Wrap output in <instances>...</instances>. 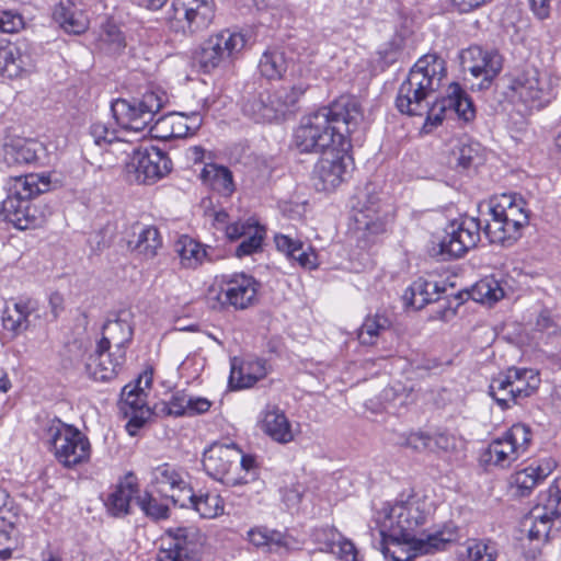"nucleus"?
Instances as JSON below:
<instances>
[{"label": "nucleus", "mask_w": 561, "mask_h": 561, "mask_svg": "<svg viewBox=\"0 0 561 561\" xmlns=\"http://www.w3.org/2000/svg\"><path fill=\"white\" fill-rule=\"evenodd\" d=\"M508 90L512 92V99H517L529 106L542 96L536 71H525L514 77L508 84Z\"/></svg>", "instance_id": "4c0bfd02"}, {"label": "nucleus", "mask_w": 561, "mask_h": 561, "mask_svg": "<svg viewBox=\"0 0 561 561\" xmlns=\"http://www.w3.org/2000/svg\"><path fill=\"white\" fill-rule=\"evenodd\" d=\"M151 481L160 493L178 490L184 496L190 489L184 480V472L170 463H162L153 468Z\"/></svg>", "instance_id": "58836bf2"}, {"label": "nucleus", "mask_w": 561, "mask_h": 561, "mask_svg": "<svg viewBox=\"0 0 561 561\" xmlns=\"http://www.w3.org/2000/svg\"><path fill=\"white\" fill-rule=\"evenodd\" d=\"M245 45L247 36L243 33L226 28L209 36L195 58L205 73L227 69L241 56Z\"/></svg>", "instance_id": "9d476101"}, {"label": "nucleus", "mask_w": 561, "mask_h": 561, "mask_svg": "<svg viewBox=\"0 0 561 561\" xmlns=\"http://www.w3.org/2000/svg\"><path fill=\"white\" fill-rule=\"evenodd\" d=\"M362 119L359 104L342 96L304 116L294 131L293 146L300 153H322L328 149L347 151Z\"/></svg>", "instance_id": "f257e3e1"}, {"label": "nucleus", "mask_w": 561, "mask_h": 561, "mask_svg": "<svg viewBox=\"0 0 561 561\" xmlns=\"http://www.w3.org/2000/svg\"><path fill=\"white\" fill-rule=\"evenodd\" d=\"M289 66L285 53L278 48L265 50L259 61V71L262 77L268 80L283 78Z\"/></svg>", "instance_id": "37998d69"}, {"label": "nucleus", "mask_w": 561, "mask_h": 561, "mask_svg": "<svg viewBox=\"0 0 561 561\" xmlns=\"http://www.w3.org/2000/svg\"><path fill=\"white\" fill-rule=\"evenodd\" d=\"M535 329L537 332L546 334L547 336H554L560 333L559 324L554 321L548 310H542L539 313Z\"/></svg>", "instance_id": "6e6d98bb"}, {"label": "nucleus", "mask_w": 561, "mask_h": 561, "mask_svg": "<svg viewBox=\"0 0 561 561\" xmlns=\"http://www.w3.org/2000/svg\"><path fill=\"white\" fill-rule=\"evenodd\" d=\"M46 435L50 450L65 468L72 469L90 460V440L73 425L53 420L46 427Z\"/></svg>", "instance_id": "1a4fd4ad"}, {"label": "nucleus", "mask_w": 561, "mask_h": 561, "mask_svg": "<svg viewBox=\"0 0 561 561\" xmlns=\"http://www.w3.org/2000/svg\"><path fill=\"white\" fill-rule=\"evenodd\" d=\"M211 407V402L204 397H194L184 390H178L172 393L170 400L163 403L162 411L168 415L174 416H194L206 413Z\"/></svg>", "instance_id": "72a5a7b5"}, {"label": "nucleus", "mask_w": 561, "mask_h": 561, "mask_svg": "<svg viewBox=\"0 0 561 561\" xmlns=\"http://www.w3.org/2000/svg\"><path fill=\"white\" fill-rule=\"evenodd\" d=\"M461 65L476 78H482L480 89H486L503 67L502 56L497 50L483 49L480 46H470L461 53Z\"/></svg>", "instance_id": "412c9836"}, {"label": "nucleus", "mask_w": 561, "mask_h": 561, "mask_svg": "<svg viewBox=\"0 0 561 561\" xmlns=\"http://www.w3.org/2000/svg\"><path fill=\"white\" fill-rule=\"evenodd\" d=\"M138 492L137 478L131 472L127 473L106 499L105 505L108 512L116 517L127 515L131 500H136Z\"/></svg>", "instance_id": "473e14b6"}, {"label": "nucleus", "mask_w": 561, "mask_h": 561, "mask_svg": "<svg viewBox=\"0 0 561 561\" xmlns=\"http://www.w3.org/2000/svg\"><path fill=\"white\" fill-rule=\"evenodd\" d=\"M33 68V58L25 42L0 41V75L9 79L21 77Z\"/></svg>", "instance_id": "b1692460"}, {"label": "nucleus", "mask_w": 561, "mask_h": 561, "mask_svg": "<svg viewBox=\"0 0 561 561\" xmlns=\"http://www.w3.org/2000/svg\"><path fill=\"white\" fill-rule=\"evenodd\" d=\"M445 291V287L437 282L419 278L414 280L405 293H410V304L416 309L423 308L425 305L438 301L440 294Z\"/></svg>", "instance_id": "79ce46f5"}, {"label": "nucleus", "mask_w": 561, "mask_h": 561, "mask_svg": "<svg viewBox=\"0 0 561 561\" xmlns=\"http://www.w3.org/2000/svg\"><path fill=\"white\" fill-rule=\"evenodd\" d=\"M480 221L473 217L453 220L445 229V236L437 244L436 254L442 260L460 257L480 241Z\"/></svg>", "instance_id": "dca6fc26"}, {"label": "nucleus", "mask_w": 561, "mask_h": 561, "mask_svg": "<svg viewBox=\"0 0 561 561\" xmlns=\"http://www.w3.org/2000/svg\"><path fill=\"white\" fill-rule=\"evenodd\" d=\"M219 287L218 299L222 306H231L243 310L253 306L257 300L260 284L245 273L224 274L216 278Z\"/></svg>", "instance_id": "a211bd4d"}, {"label": "nucleus", "mask_w": 561, "mask_h": 561, "mask_svg": "<svg viewBox=\"0 0 561 561\" xmlns=\"http://www.w3.org/2000/svg\"><path fill=\"white\" fill-rule=\"evenodd\" d=\"M205 149L201 146H193L185 150V158L187 162H192L194 164L201 163L204 161Z\"/></svg>", "instance_id": "338daca9"}, {"label": "nucleus", "mask_w": 561, "mask_h": 561, "mask_svg": "<svg viewBox=\"0 0 561 561\" xmlns=\"http://www.w3.org/2000/svg\"><path fill=\"white\" fill-rule=\"evenodd\" d=\"M531 526L528 538L547 542L554 536L552 527L561 523V478H557L549 488L538 496L537 505L531 510Z\"/></svg>", "instance_id": "4468645a"}, {"label": "nucleus", "mask_w": 561, "mask_h": 561, "mask_svg": "<svg viewBox=\"0 0 561 561\" xmlns=\"http://www.w3.org/2000/svg\"><path fill=\"white\" fill-rule=\"evenodd\" d=\"M136 4L147 10L157 11L160 10L168 0H133Z\"/></svg>", "instance_id": "774afa93"}, {"label": "nucleus", "mask_w": 561, "mask_h": 561, "mask_svg": "<svg viewBox=\"0 0 561 561\" xmlns=\"http://www.w3.org/2000/svg\"><path fill=\"white\" fill-rule=\"evenodd\" d=\"M48 304L50 307L53 320H56L64 309V298L59 293H53L49 296Z\"/></svg>", "instance_id": "69168bd1"}, {"label": "nucleus", "mask_w": 561, "mask_h": 561, "mask_svg": "<svg viewBox=\"0 0 561 561\" xmlns=\"http://www.w3.org/2000/svg\"><path fill=\"white\" fill-rule=\"evenodd\" d=\"M45 151L44 145L34 139L16 138L3 146V161L9 165L34 164Z\"/></svg>", "instance_id": "7c9ffc66"}, {"label": "nucleus", "mask_w": 561, "mask_h": 561, "mask_svg": "<svg viewBox=\"0 0 561 561\" xmlns=\"http://www.w3.org/2000/svg\"><path fill=\"white\" fill-rule=\"evenodd\" d=\"M262 430L275 442L286 444L294 439L290 423L276 405H266L263 411Z\"/></svg>", "instance_id": "e433bc0d"}, {"label": "nucleus", "mask_w": 561, "mask_h": 561, "mask_svg": "<svg viewBox=\"0 0 561 561\" xmlns=\"http://www.w3.org/2000/svg\"><path fill=\"white\" fill-rule=\"evenodd\" d=\"M264 237L265 229L259 224L255 227H250L248 234L241 239L240 244L236 248V256L243 257L261 251Z\"/></svg>", "instance_id": "603ef678"}, {"label": "nucleus", "mask_w": 561, "mask_h": 561, "mask_svg": "<svg viewBox=\"0 0 561 561\" xmlns=\"http://www.w3.org/2000/svg\"><path fill=\"white\" fill-rule=\"evenodd\" d=\"M102 41L110 45L113 51H118L125 47V37L116 25H107L102 36Z\"/></svg>", "instance_id": "13d9d810"}, {"label": "nucleus", "mask_w": 561, "mask_h": 561, "mask_svg": "<svg viewBox=\"0 0 561 561\" xmlns=\"http://www.w3.org/2000/svg\"><path fill=\"white\" fill-rule=\"evenodd\" d=\"M539 385V375L534 369L512 367L491 380L489 394L502 410H506L530 397Z\"/></svg>", "instance_id": "9b49d317"}, {"label": "nucleus", "mask_w": 561, "mask_h": 561, "mask_svg": "<svg viewBox=\"0 0 561 561\" xmlns=\"http://www.w3.org/2000/svg\"><path fill=\"white\" fill-rule=\"evenodd\" d=\"M38 301L34 298L23 297L18 299L12 308L7 306L2 312V325L4 330L18 336L33 325L32 317L39 318Z\"/></svg>", "instance_id": "a878e982"}, {"label": "nucleus", "mask_w": 561, "mask_h": 561, "mask_svg": "<svg viewBox=\"0 0 561 561\" xmlns=\"http://www.w3.org/2000/svg\"><path fill=\"white\" fill-rule=\"evenodd\" d=\"M342 152L332 150L329 156L321 158L316 164L313 181L318 191H334L344 181L346 164Z\"/></svg>", "instance_id": "393cba45"}, {"label": "nucleus", "mask_w": 561, "mask_h": 561, "mask_svg": "<svg viewBox=\"0 0 561 561\" xmlns=\"http://www.w3.org/2000/svg\"><path fill=\"white\" fill-rule=\"evenodd\" d=\"M530 8L535 15L540 19H547L550 14V0H529Z\"/></svg>", "instance_id": "0e129e2a"}, {"label": "nucleus", "mask_w": 561, "mask_h": 561, "mask_svg": "<svg viewBox=\"0 0 561 561\" xmlns=\"http://www.w3.org/2000/svg\"><path fill=\"white\" fill-rule=\"evenodd\" d=\"M446 77V62L436 54H426L419 58L410 70L408 78L400 84L396 98V107L401 114L423 116L426 114L424 127L432 126L430 119L432 105L428 98L434 93Z\"/></svg>", "instance_id": "f03ea898"}, {"label": "nucleus", "mask_w": 561, "mask_h": 561, "mask_svg": "<svg viewBox=\"0 0 561 561\" xmlns=\"http://www.w3.org/2000/svg\"><path fill=\"white\" fill-rule=\"evenodd\" d=\"M240 468L244 471L242 477H245L250 481H254L257 478V462L256 458L252 455H245L240 449V458L238 460Z\"/></svg>", "instance_id": "680f3d73"}, {"label": "nucleus", "mask_w": 561, "mask_h": 561, "mask_svg": "<svg viewBox=\"0 0 561 561\" xmlns=\"http://www.w3.org/2000/svg\"><path fill=\"white\" fill-rule=\"evenodd\" d=\"M404 444L416 451L433 449V437L423 432H413L407 436Z\"/></svg>", "instance_id": "4d7b16f0"}, {"label": "nucleus", "mask_w": 561, "mask_h": 561, "mask_svg": "<svg viewBox=\"0 0 561 561\" xmlns=\"http://www.w3.org/2000/svg\"><path fill=\"white\" fill-rule=\"evenodd\" d=\"M390 328V320L380 313L368 316L358 330V340L364 345H373L381 332Z\"/></svg>", "instance_id": "49530a36"}, {"label": "nucleus", "mask_w": 561, "mask_h": 561, "mask_svg": "<svg viewBox=\"0 0 561 561\" xmlns=\"http://www.w3.org/2000/svg\"><path fill=\"white\" fill-rule=\"evenodd\" d=\"M170 499L181 507L194 508L203 518H215L224 512V502L216 493L195 494L190 488L183 497L171 494Z\"/></svg>", "instance_id": "2f4dec72"}, {"label": "nucleus", "mask_w": 561, "mask_h": 561, "mask_svg": "<svg viewBox=\"0 0 561 561\" xmlns=\"http://www.w3.org/2000/svg\"><path fill=\"white\" fill-rule=\"evenodd\" d=\"M199 176L204 183L221 194L227 195L233 191L232 174L226 167L206 163Z\"/></svg>", "instance_id": "a18cd8bd"}, {"label": "nucleus", "mask_w": 561, "mask_h": 561, "mask_svg": "<svg viewBox=\"0 0 561 561\" xmlns=\"http://www.w3.org/2000/svg\"><path fill=\"white\" fill-rule=\"evenodd\" d=\"M305 92L306 87L302 84L280 87L273 91L264 89L245 98L242 112L255 123L278 122L294 111Z\"/></svg>", "instance_id": "0eeeda50"}, {"label": "nucleus", "mask_w": 561, "mask_h": 561, "mask_svg": "<svg viewBox=\"0 0 561 561\" xmlns=\"http://www.w3.org/2000/svg\"><path fill=\"white\" fill-rule=\"evenodd\" d=\"M20 27H23V19L19 14L12 12H2L0 15V31L3 33L18 32Z\"/></svg>", "instance_id": "052dcab7"}, {"label": "nucleus", "mask_w": 561, "mask_h": 561, "mask_svg": "<svg viewBox=\"0 0 561 561\" xmlns=\"http://www.w3.org/2000/svg\"><path fill=\"white\" fill-rule=\"evenodd\" d=\"M135 233L137 239L134 242L129 241V247L142 257L153 259L162 247V238L158 228L137 224Z\"/></svg>", "instance_id": "ea45409f"}, {"label": "nucleus", "mask_w": 561, "mask_h": 561, "mask_svg": "<svg viewBox=\"0 0 561 561\" xmlns=\"http://www.w3.org/2000/svg\"><path fill=\"white\" fill-rule=\"evenodd\" d=\"M214 18V0H173L167 11L170 27L184 34L205 31Z\"/></svg>", "instance_id": "ddd939ff"}, {"label": "nucleus", "mask_w": 561, "mask_h": 561, "mask_svg": "<svg viewBox=\"0 0 561 561\" xmlns=\"http://www.w3.org/2000/svg\"><path fill=\"white\" fill-rule=\"evenodd\" d=\"M274 240L277 250L283 252L288 259L297 262L299 266L306 270H314L318 267V255L311 245L305 244L286 234H276Z\"/></svg>", "instance_id": "c9c22d12"}, {"label": "nucleus", "mask_w": 561, "mask_h": 561, "mask_svg": "<svg viewBox=\"0 0 561 561\" xmlns=\"http://www.w3.org/2000/svg\"><path fill=\"white\" fill-rule=\"evenodd\" d=\"M133 328L128 321V313L123 311L107 319L102 329V339L98 343L101 350H111L126 354V346L131 342Z\"/></svg>", "instance_id": "bb28decb"}, {"label": "nucleus", "mask_w": 561, "mask_h": 561, "mask_svg": "<svg viewBox=\"0 0 561 561\" xmlns=\"http://www.w3.org/2000/svg\"><path fill=\"white\" fill-rule=\"evenodd\" d=\"M53 15L67 33L79 35L89 27L87 13L73 0H60Z\"/></svg>", "instance_id": "f704fd0d"}, {"label": "nucleus", "mask_w": 561, "mask_h": 561, "mask_svg": "<svg viewBox=\"0 0 561 561\" xmlns=\"http://www.w3.org/2000/svg\"><path fill=\"white\" fill-rule=\"evenodd\" d=\"M451 161L463 170L476 167L481 161L479 144L459 140L451 150Z\"/></svg>", "instance_id": "de8ad7c7"}, {"label": "nucleus", "mask_w": 561, "mask_h": 561, "mask_svg": "<svg viewBox=\"0 0 561 561\" xmlns=\"http://www.w3.org/2000/svg\"><path fill=\"white\" fill-rule=\"evenodd\" d=\"M557 462L552 458H546L538 463H531L528 467L515 472L512 477V485L516 488V494L527 496L530 492L546 480L556 469Z\"/></svg>", "instance_id": "c756f323"}, {"label": "nucleus", "mask_w": 561, "mask_h": 561, "mask_svg": "<svg viewBox=\"0 0 561 561\" xmlns=\"http://www.w3.org/2000/svg\"><path fill=\"white\" fill-rule=\"evenodd\" d=\"M175 252L180 256L181 265L185 268L198 267L207 256L203 245L188 236L179 238L175 243Z\"/></svg>", "instance_id": "c03bdc74"}, {"label": "nucleus", "mask_w": 561, "mask_h": 561, "mask_svg": "<svg viewBox=\"0 0 561 561\" xmlns=\"http://www.w3.org/2000/svg\"><path fill=\"white\" fill-rule=\"evenodd\" d=\"M257 222L253 220L237 221L225 227L226 236L229 240L234 241L243 239L248 234L250 227H255Z\"/></svg>", "instance_id": "bf43d9fd"}, {"label": "nucleus", "mask_w": 561, "mask_h": 561, "mask_svg": "<svg viewBox=\"0 0 561 561\" xmlns=\"http://www.w3.org/2000/svg\"><path fill=\"white\" fill-rule=\"evenodd\" d=\"M151 382V375L146 374L138 378L136 385H126L122 390L119 410L125 417L129 419L126 430L131 436L136 435L151 415L145 393V389L150 388Z\"/></svg>", "instance_id": "6ab92c4d"}, {"label": "nucleus", "mask_w": 561, "mask_h": 561, "mask_svg": "<svg viewBox=\"0 0 561 561\" xmlns=\"http://www.w3.org/2000/svg\"><path fill=\"white\" fill-rule=\"evenodd\" d=\"M469 561H496L497 545L490 539H468L466 542Z\"/></svg>", "instance_id": "09e8293b"}, {"label": "nucleus", "mask_w": 561, "mask_h": 561, "mask_svg": "<svg viewBox=\"0 0 561 561\" xmlns=\"http://www.w3.org/2000/svg\"><path fill=\"white\" fill-rule=\"evenodd\" d=\"M266 375V360L259 358L247 359L238 368L232 364L230 380H237L239 388H249Z\"/></svg>", "instance_id": "a19ab883"}, {"label": "nucleus", "mask_w": 561, "mask_h": 561, "mask_svg": "<svg viewBox=\"0 0 561 561\" xmlns=\"http://www.w3.org/2000/svg\"><path fill=\"white\" fill-rule=\"evenodd\" d=\"M90 135L93 138L94 144L101 148L118 140L116 130L108 128L106 124L100 122L91 125Z\"/></svg>", "instance_id": "5fc2aeb1"}, {"label": "nucleus", "mask_w": 561, "mask_h": 561, "mask_svg": "<svg viewBox=\"0 0 561 561\" xmlns=\"http://www.w3.org/2000/svg\"><path fill=\"white\" fill-rule=\"evenodd\" d=\"M459 537L458 526L449 522L428 531L426 537L411 540L403 536L380 535L378 549L388 561H412L419 556L444 550Z\"/></svg>", "instance_id": "39448f33"}, {"label": "nucleus", "mask_w": 561, "mask_h": 561, "mask_svg": "<svg viewBox=\"0 0 561 561\" xmlns=\"http://www.w3.org/2000/svg\"><path fill=\"white\" fill-rule=\"evenodd\" d=\"M504 297V290L499 280L486 277L478 282L472 290V298L481 304L492 305Z\"/></svg>", "instance_id": "8fccbe9b"}, {"label": "nucleus", "mask_w": 561, "mask_h": 561, "mask_svg": "<svg viewBox=\"0 0 561 561\" xmlns=\"http://www.w3.org/2000/svg\"><path fill=\"white\" fill-rule=\"evenodd\" d=\"M339 556L344 561H358L355 545L346 539L339 541Z\"/></svg>", "instance_id": "e2e57ef3"}, {"label": "nucleus", "mask_w": 561, "mask_h": 561, "mask_svg": "<svg viewBox=\"0 0 561 561\" xmlns=\"http://www.w3.org/2000/svg\"><path fill=\"white\" fill-rule=\"evenodd\" d=\"M489 215L484 233L490 242L503 245L516 242L529 222L526 202L515 195L503 194L491 199Z\"/></svg>", "instance_id": "423d86ee"}, {"label": "nucleus", "mask_w": 561, "mask_h": 561, "mask_svg": "<svg viewBox=\"0 0 561 561\" xmlns=\"http://www.w3.org/2000/svg\"><path fill=\"white\" fill-rule=\"evenodd\" d=\"M240 448L234 443H214L203 455V467L208 476L228 486H237L249 483L245 477H238Z\"/></svg>", "instance_id": "2eb2a0df"}, {"label": "nucleus", "mask_w": 561, "mask_h": 561, "mask_svg": "<svg viewBox=\"0 0 561 561\" xmlns=\"http://www.w3.org/2000/svg\"><path fill=\"white\" fill-rule=\"evenodd\" d=\"M136 504L147 517L153 520L167 519L169 517V506L153 497L150 493L145 492L142 495H137Z\"/></svg>", "instance_id": "3c124183"}, {"label": "nucleus", "mask_w": 561, "mask_h": 561, "mask_svg": "<svg viewBox=\"0 0 561 561\" xmlns=\"http://www.w3.org/2000/svg\"><path fill=\"white\" fill-rule=\"evenodd\" d=\"M162 547L156 561H198L202 534L193 526L174 527L165 531Z\"/></svg>", "instance_id": "f3484780"}, {"label": "nucleus", "mask_w": 561, "mask_h": 561, "mask_svg": "<svg viewBox=\"0 0 561 561\" xmlns=\"http://www.w3.org/2000/svg\"><path fill=\"white\" fill-rule=\"evenodd\" d=\"M167 102V94L159 88L148 89L138 99H117L111 111L116 123L125 130L140 133L153 122Z\"/></svg>", "instance_id": "6e6552de"}, {"label": "nucleus", "mask_w": 561, "mask_h": 561, "mask_svg": "<svg viewBox=\"0 0 561 561\" xmlns=\"http://www.w3.org/2000/svg\"><path fill=\"white\" fill-rule=\"evenodd\" d=\"M248 539L255 547H270L279 545L282 536L277 531L267 529L266 527H255L248 531Z\"/></svg>", "instance_id": "864d4df0"}, {"label": "nucleus", "mask_w": 561, "mask_h": 561, "mask_svg": "<svg viewBox=\"0 0 561 561\" xmlns=\"http://www.w3.org/2000/svg\"><path fill=\"white\" fill-rule=\"evenodd\" d=\"M127 168L138 183L153 184L170 173L172 162L164 151L150 146L135 149Z\"/></svg>", "instance_id": "aec40b11"}, {"label": "nucleus", "mask_w": 561, "mask_h": 561, "mask_svg": "<svg viewBox=\"0 0 561 561\" xmlns=\"http://www.w3.org/2000/svg\"><path fill=\"white\" fill-rule=\"evenodd\" d=\"M530 427L523 423L512 425L501 437L493 439L482 453L481 460L485 465L508 468L524 456L531 443Z\"/></svg>", "instance_id": "f8f14e48"}, {"label": "nucleus", "mask_w": 561, "mask_h": 561, "mask_svg": "<svg viewBox=\"0 0 561 561\" xmlns=\"http://www.w3.org/2000/svg\"><path fill=\"white\" fill-rule=\"evenodd\" d=\"M357 205L354 208V222L357 231L378 234L385 231V213L380 207V198L367 185L356 195Z\"/></svg>", "instance_id": "4be33fe9"}, {"label": "nucleus", "mask_w": 561, "mask_h": 561, "mask_svg": "<svg viewBox=\"0 0 561 561\" xmlns=\"http://www.w3.org/2000/svg\"><path fill=\"white\" fill-rule=\"evenodd\" d=\"M202 125V117L193 113L192 125L187 123V115L184 113H171L160 116L150 128L154 136L162 139L182 138L193 135Z\"/></svg>", "instance_id": "cd10ccee"}, {"label": "nucleus", "mask_w": 561, "mask_h": 561, "mask_svg": "<svg viewBox=\"0 0 561 561\" xmlns=\"http://www.w3.org/2000/svg\"><path fill=\"white\" fill-rule=\"evenodd\" d=\"M124 363V354L98 346L89 357L87 369L94 380L110 381L118 375Z\"/></svg>", "instance_id": "c85d7f7f"}, {"label": "nucleus", "mask_w": 561, "mask_h": 561, "mask_svg": "<svg viewBox=\"0 0 561 561\" xmlns=\"http://www.w3.org/2000/svg\"><path fill=\"white\" fill-rule=\"evenodd\" d=\"M48 185V182L39 181L35 174L14 178L2 202L4 219L20 230L42 226L45 221L44 214L32 204L31 199L47 191Z\"/></svg>", "instance_id": "20e7f679"}, {"label": "nucleus", "mask_w": 561, "mask_h": 561, "mask_svg": "<svg viewBox=\"0 0 561 561\" xmlns=\"http://www.w3.org/2000/svg\"><path fill=\"white\" fill-rule=\"evenodd\" d=\"M436 511L435 502L417 493L400 494L391 504L387 503L378 511L376 523L379 535L403 536L408 539L426 537L424 526Z\"/></svg>", "instance_id": "7ed1b4c3"}, {"label": "nucleus", "mask_w": 561, "mask_h": 561, "mask_svg": "<svg viewBox=\"0 0 561 561\" xmlns=\"http://www.w3.org/2000/svg\"><path fill=\"white\" fill-rule=\"evenodd\" d=\"M445 113L456 114L466 123L476 117L472 100L457 82L450 83L446 95L432 104V113H430V119H433L432 126L440 124Z\"/></svg>", "instance_id": "5701e85b"}]
</instances>
